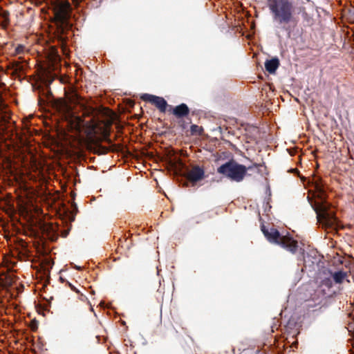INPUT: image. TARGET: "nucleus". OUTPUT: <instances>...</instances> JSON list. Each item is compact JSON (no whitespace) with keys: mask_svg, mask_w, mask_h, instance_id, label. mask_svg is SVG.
<instances>
[{"mask_svg":"<svg viewBox=\"0 0 354 354\" xmlns=\"http://www.w3.org/2000/svg\"><path fill=\"white\" fill-rule=\"evenodd\" d=\"M198 127L195 124L192 125V127H191V131L192 133L196 132L198 130Z\"/></svg>","mask_w":354,"mask_h":354,"instance_id":"dca6fc26","label":"nucleus"},{"mask_svg":"<svg viewBox=\"0 0 354 354\" xmlns=\"http://www.w3.org/2000/svg\"><path fill=\"white\" fill-rule=\"evenodd\" d=\"M204 176V171L199 167H193L187 174L188 179L192 182H196Z\"/></svg>","mask_w":354,"mask_h":354,"instance_id":"0eeeda50","label":"nucleus"},{"mask_svg":"<svg viewBox=\"0 0 354 354\" xmlns=\"http://www.w3.org/2000/svg\"><path fill=\"white\" fill-rule=\"evenodd\" d=\"M331 276L336 283L340 284L348 278V273L342 270H339L332 273Z\"/></svg>","mask_w":354,"mask_h":354,"instance_id":"f8f14e48","label":"nucleus"},{"mask_svg":"<svg viewBox=\"0 0 354 354\" xmlns=\"http://www.w3.org/2000/svg\"><path fill=\"white\" fill-rule=\"evenodd\" d=\"M272 21L279 26L295 21V7L291 0H267Z\"/></svg>","mask_w":354,"mask_h":354,"instance_id":"f257e3e1","label":"nucleus"},{"mask_svg":"<svg viewBox=\"0 0 354 354\" xmlns=\"http://www.w3.org/2000/svg\"><path fill=\"white\" fill-rule=\"evenodd\" d=\"M24 46H22V45H19L16 49H15V53L16 54H21L23 51H24Z\"/></svg>","mask_w":354,"mask_h":354,"instance_id":"2eb2a0df","label":"nucleus"},{"mask_svg":"<svg viewBox=\"0 0 354 354\" xmlns=\"http://www.w3.org/2000/svg\"><path fill=\"white\" fill-rule=\"evenodd\" d=\"M261 230L266 239L273 243L281 245L284 249L295 253L297 249V242L288 236H281L279 231L273 227L266 229L264 226Z\"/></svg>","mask_w":354,"mask_h":354,"instance_id":"7ed1b4c3","label":"nucleus"},{"mask_svg":"<svg viewBox=\"0 0 354 354\" xmlns=\"http://www.w3.org/2000/svg\"><path fill=\"white\" fill-rule=\"evenodd\" d=\"M2 15L4 19H7L9 15V13L7 11H3Z\"/></svg>","mask_w":354,"mask_h":354,"instance_id":"f3484780","label":"nucleus"},{"mask_svg":"<svg viewBox=\"0 0 354 354\" xmlns=\"http://www.w3.org/2000/svg\"><path fill=\"white\" fill-rule=\"evenodd\" d=\"M279 62L277 58H273L270 60H267L265 62L266 70L270 73H275L276 70L279 67Z\"/></svg>","mask_w":354,"mask_h":354,"instance_id":"9d476101","label":"nucleus"},{"mask_svg":"<svg viewBox=\"0 0 354 354\" xmlns=\"http://www.w3.org/2000/svg\"><path fill=\"white\" fill-rule=\"evenodd\" d=\"M66 97L71 104H81V106H83V105L81 103V97L79 96V95L77 93L76 91L71 90L70 91L66 92Z\"/></svg>","mask_w":354,"mask_h":354,"instance_id":"1a4fd4ad","label":"nucleus"},{"mask_svg":"<svg viewBox=\"0 0 354 354\" xmlns=\"http://www.w3.org/2000/svg\"><path fill=\"white\" fill-rule=\"evenodd\" d=\"M3 120H4L5 122H7V119L6 118V117H5V118H3Z\"/></svg>","mask_w":354,"mask_h":354,"instance_id":"6ab92c4d","label":"nucleus"},{"mask_svg":"<svg viewBox=\"0 0 354 354\" xmlns=\"http://www.w3.org/2000/svg\"><path fill=\"white\" fill-rule=\"evenodd\" d=\"M69 7V4L66 3L64 5H62L60 8L59 11L57 12L56 16L57 17L62 21H64L66 20L68 12L67 9Z\"/></svg>","mask_w":354,"mask_h":354,"instance_id":"ddd939ff","label":"nucleus"},{"mask_svg":"<svg viewBox=\"0 0 354 354\" xmlns=\"http://www.w3.org/2000/svg\"><path fill=\"white\" fill-rule=\"evenodd\" d=\"M189 108L185 104H181L175 107L173 113L178 118H182L189 113Z\"/></svg>","mask_w":354,"mask_h":354,"instance_id":"9b49d317","label":"nucleus"},{"mask_svg":"<svg viewBox=\"0 0 354 354\" xmlns=\"http://www.w3.org/2000/svg\"><path fill=\"white\" fill-rule=\"evenodd\" d=\"M141 99L154 104L161 112H165L167 103L164 98L145 93L141 96Z\"/></svg>","mask_w":354,"mask_h":354,"instance_id":"423d86ee","label":"nucleus"},{"mask_svg":"<svg viewBox=\"0 0 354 354\" xmlns=\"http://www.w3.org/2000/svg\"><path fill=\"white\" fill-rule=\"evenodd\" d=\"M1 279L3 281L4 286H10L15 281V276L14 273L9 272L6 274H3Z\"/></svg>","mask_w":354,"mask_h":354,"instance_id":"4468645a","label":"nucleus"},{"mask_svg":"<svg viewBox=\"0 0 354 354\" xmlns=\"http://www.w3.org/2000/svg\"><path fill=\"white\" fill-rule=\"evenodd\" d=\"M21 67L19 66V65H17V68H16V71H17L18 69L19 70H21Z\"/></svg>","mask_w":354,"mask_h":354,"instance_id":"a211bd4d","label":"nucleus"},{"mask_svg":"<svg viewBox=\"0 0 354 354\" xmlns=\"http://www.w3.org/2000/svg\"><path fill=\"white\" fill-rule=\"evenodd\" d=\"M41 230L49 239H53L57 235V226L52 223H43L41 225Z\"/></svg>","mask_w":354,"mask_h":354,"instance_id":"6e6552de","label":"nucleus"},{"mask_svg":"<svg viewBox=\"0 0 354 354\" xmlns=\"http://www.w3.org/2000/svg\"><path fill=\"white\" fill-rule=\"evenodd\" d=\"M217 172L235 182H241L243 180L247 168L235 161L231 160L222 165L217 169Z\"/></svg>","mask_w":354,"mask_h":354,"instance_id":"20e7f679","label":"nucleus"},{"mask_svg":"<svg viewBox=\"0 0 354 354\" xmlns=\"http://www.w3.org/2000/svg\"><path fill=\"white\" fill-rule=\"evenodd\" d=\"M315 196L317 199L313 208L317 214V221L325 227H335L337 222L335 212L326 201L324 191L318 186Z\"/></svg>","mask_w":354,"mask_h":354,"instance_id":"f03ea898","label":"nucleus"},{"mask_svg":"<svg viewBox=\"0 0 354 354\" xmlns=\"http://www.w3.org/2000/svg\"><path fill=\"white\" fill-rule=\"evenodd\" d=\"M60 111L62 113L65 120L68 122L71 127L77 131H80L82 127H84L83 120L73 113L71 105L68 104L66 102L60 104Z\"/></svg>","mask_w":354,"mask_h":354,"instance_id":"39448f33","label":"nucleus"}]
</instances>
